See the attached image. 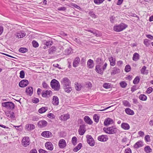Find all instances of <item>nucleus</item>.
<instances>
[{"label": "nucleus", "instance_id": "obj_44", "mask_svg": "<svg viewBox=\"0 0 153 153\" xmlns=\"http://www.w3.org/2000/svg\"><path fill=\"white\" fill-rule=\"evenodd\" d=\"M93 119L95 122L97 123L99 121V117L97 114H94L93 116Z\"/></svg>", "mask_w": 153, "mask_h": 153}, {"label": "nucleus", "instance_id": "obj_8", "mask_svg": "<svg viewBox=\"0 0 153 153\" xmlns=\"http://www.w3.org/2000/svg\"><path fill=\"white\" fill-rule=\"evenodd\" d=\"M30 143V140L28 137H24L22 140V144L25 147H27Z\"/></svg>", "mask_w": 153, "mask_h": 153}, {"label": "nucleus", "instance_id": "obj_14", "mask_svg": "<svg viewBox=\"0 0 153 153\" xmlns=\"http://www.w3.org/2000/svg\"><path fill=\"white\" fill-rule=\"evenodd\" d=\"M47 124V122L43 120L39 121L38 123L39 127L41 128L45 127Z\"/></svg>", "mask_w": 153, "mask_h": 153}, {"label": "nucleus", "instance_id": "obj_7", "mask_svg": "<svg viewBox=\"0 0 153 153\" xmlns=\"http://www.w3.org/2000/svg\"><path fill=\"white\" fill-rule=\"evenodd\" d=\"M87 142L91 146H93L95 145L94 140L92 136L90 135H87L86 136Z\"/></svg>", "mask_w": 153, "mask_h": 153}, {"label": "nucleus", "instance_id": "obj_53", "mask_svg": "<svg viewBox=\"0 0 153 153\" xmlns=\"http://www.w3.org/2000/svg\"><path fill=\"white\" fill-rule=\"evenodd\" d=\"M131 68L129 65H127L125 68V71L126 72H128L130 71Z\"/></svg>", "mask_w": 153, "mask_h": 153}, {"label": "nucleus", "instance_id": "obj_61", "mask_svg": "<svg viewBox=\"0 0 153 153\" xmlns=\"http://www.w3.org/2000/svg\"><path fill=\"white\" fill-rule=\"evenodd\" d=\"M66 8L65 7H59L58 8V10L59 11H65L66 10Z\"/></svg>", "mask_w": 153, "mask_h": 153}, {"label": "nucleus", "instance_id": "obj_64", "mask_svg": "<svg viewBox=\"0 0 153 153\" xmlns=\"http://www.w3.org/2000/svg\"><path fill=\"white\" fill-rule=\"evenodd\" d=\"M39 152L40 153H48V152L42 149H40L39 150Z\"/></svg>", "mask_w": 153, "mask_h": 153}, {"label": "nucleus", "instance_id": "obj_13", "mask_svg": "<svg viewBox=\"0 0 153 153\" xmlns=\"http://www.w3.org/2000/svg\"><path fill=\"white\" fill-rule=\"evenodd\" d=\"M85 126L84 125H81L80 126L78 130V132L79 134L80 135H83L85 132L86 130L85 129Z\"/></svg>", "mask_w": 153, "mask_h": 153}, {"label": "nucleus", "instance_id": "obj_58", "mask_svg": "<svg viewBox=\"0 0 153 153\" xmlns=\"http://www.w3.org/2000/svg\"><path fill=\"white\" fill-rule=\"evenodd\" d=\"M145 139L146 142H149L150 140V137L149 135H146L145 137Z\"/></svg>", "mask_w": 153, "mask_h": 153}, {"label": "nucleus", "instance_id": "obj_20", "mask_svg": "<svg viewBox=\"0 0 153 153\" xmlns=\"http://www.w3.org/2000/svg\"><path fill=\"white\" fill-rule=\"evenodd\" d=\"M5 114L6 116L9 118L13 119L15 117L14 113L11 111L6 112Z\"/></svg>", "mask_w": 153, "mask_h": 153}, {"label": "nucleus", "instance_id": "obj_1", "mask_svg": "<svg viewBox=\"0 0 153 153\" xmlns=\"http://www.w3.org/2000/svg\"><path fill=\"white\" fill-rule=\"evenodd\" d=\"M51 86L54 91H58L60 89V85L58 81L55 79H52L50 83Z\"/></svg>", "mask_w": 153, "mask_h": 153}, {"label": "nucleus", "instance_id": "obj_43", "mask_svg": "<svg viewBox=\"0 0 153 153\" xmlns=\"http://www.w3.org/2000/svg\"><path fill=\"white\" fill-rule=\"evenodd\" d=\"M139 99L143 101H145L147 99V97L144 94H141L139 97Z\"/></svg>", "mask_w": 153, "mask_h": 153}, {"label": "nucleus", "instance_id": "obj_52", "mask_svg": "<svg viewBox=\"0 0 153 153\" xmlns=\"http://www.w3.org/2000/svg\"><path fill=\"white\" fill-rule=\"evenodd\" d=\"M149 40L147 39H145L144 40L143 43L147 46H148L149 45Z\"/></svg>", "mask_w": 153, "mask_h": 153}, {"label": "nucleus", "instance_id": "obj_36", "mask_svg": "<svg viewBox=\"0 0 153 153\" xmlns=\"http://www.w3.org/2000/svg\"><path fill=\"white\" fill-rule=\"evenodd\" d=\"M72 50V49L71 48L69 47L65 50L64 52V53L66 55H68L71 53Z\"/></svg>", "mask_w": 153, "mask_h": 153}, {"label": "nucleus", "instance_id": "obj_23", "mask_svg": "<svg viewBox=\"0 0 153 153\" xmlns=\"http://www.w3.org/2000/svg\"><path fill=\"white\" fill-rule=\"evenodd\" d=\"M84 119L85 121L87 124L91 125L93 123L92 121L90 119L89 116H85Z\"/></svg>", "mask_w": 153, "mask_h": 153}, {"label": "nucleus", "instance_id": "obj_16", "mask_svg": "<svg viewBox=\"0 0 153 153\" xmlns=\"http://www.w3.org/2000/svg\"><path fill=\"white\" fill-rule=\"evenodd\" d=\"M108 139L107 136L106 135H102L98 137V140L102 142H105Z\"/></svg>", "mask_w": 153, "mask_h": 153}, {"label": "nucleus", "instance_id": "obj_62", "mask_svg": "<svg viewBox=\"0 0 153 153\" xmlns=\"http://www.w3.org/2000/svg\"><path fill=\"white\" fill-rule=\"evenodd\" d=\"M125 153H131V149L129 148H127L125 150Z\"/></svg>", "mask_w": 153, "mask_h": 153}, {"label": "nucleus", "instance_id": "obj_50", "mask_svg": "<svg viewBox=\"0 0 153 153\" xmlns=\"http://www.w3.org/2000/svg\"><path fill=\"white\" fill-rule=\"evenodd\" d=\"M25 72L23 70H22L20 71V76L19 77L22 78H23L25 77Z\"/></svg>", "mask_w": 153, "mask_h": 153}, {"label": "nucleus", "instance_id": "obj_3", "mask_svg": "<svg viewBox=\"0 0 153 153\" xmlns=\"http://www.w3.org/2000/svg\"><path fill=\"white\" fill-rule=\"evenodd\" d=\"M104 131L106 133L109 134H112L116 133L117 129L114 126L110 127L108 128H103Z\"/></svg>", "mask_w": 153, "mask_h": 153}, {"label": "nucleus", "instance_id": "obj_56", "mask_svg": "<svg viewBox=\"0 0 153 153\" xmlns=\"http://www.w3.org/2000/svg\"><path fill=\"white\" fill-rule=\"evenodd\" d=\"M152 90L153 89L152 88L149 87V88H148L147 89V90L146 91V93L148 94H149L152 92Z\"/></svg>", "mask_w": 153, "mask_h": 153}, {"label": "nucleus", "instance_id": "obj_26", "mask_svg": "<svg viewBox=\"0 0 153 153\" xmlns=\"http://www.w3.org/2000/svg\"><path fill=\"white\" fill-rule=\"evenodd\" d=\"M143 142L141 141H139L134 145V147L135 148H138L143 146Z\"/></svg>", "mask_w": 153, "mask_h": 153}, {"label": "nucleus", "instance_id": "obj_2", "mask_svg": "<svg viewBox=\"0 0 153 153\" xmlns=\"http://www.w3.org/2000/svg\"><path fill=\"white\" fill-rule=\"evenodd\" d=\"M102 65L101 63H100L99 65H96L95 69L96 71L98 74L101 75H102L103 74V72L106 69L107 65V63L105 62L102 68H100Z\"/></svg>", "mask_w": 153, "mask_h": 153}, {"label": "nucleus", "instance_id": "obj_28", "mask_svg": "<svg viewBox=\"0 0 153 153\" xmlns=\"http://www.w3.org/2000/svg\"><path fill=\"white\" fill-rule=\"evenodd\" d=\"M79 62L80 59L78 57L76 58L73 62V66L74 67H77L79 64Z\"/></svg>", "mask_w": 153, "mask_h": 153}, {"label": "nucleus", "instance_id": "obj_12", "mask_svg": "<svg viewBox=\"0 0 153 153\" xmlns=\"http://www.w3.org/2000/svg\"><path fill=\"white\" fill-rule=\"evenodd\" d=\"M45 146L48 150L52 151L53 149V144L50 142H47L45 144Z\"/></svg>", "mask_w": 153, "mask_h": 153}, {"label": "nucleus", "instance_id": "obj_38", "mask_svg": "<svg viewBox=\"0 0 153 153\" xmlns=\"http://www.w3.org/2000/svg\"><path fill=\"white\" fill-rule=\"evenodd\" d=\"M48 110V108L46 107H42L40 108L39 110V112L40 113H43L45 112Z\"/></svg>", "mask_w": 153, "mask_h": 153}, {"label": "nucleus", "instance_id": "obj_49", "mask_svg": "<svg viewBox=\"0 0 153 153\" xmlns=\"http://www.w3.org/2000/svg\"><path fill=\"white\" fill-rule=\"evenodd\" d=\"M42 85L43 87L44 88H48L49 87L48 85L45 82H43L42 83Z\"/></svg>", "mask_w": 153, "mask_h": 153}, {"label": "nucleus", "instance_id": "obj_22", "mask_svg": "<svg viewBox=\"0 0 153 153\" xmlns=\"http://www.w3.org/2000/svg\"><path fill=\"white\" fill-rule=\"evenodd\" d=\"M87 65L88 68H92L94 65L93 61L91 59H89L87 62Z\"/></svg>", "mask_w": 153, "mask_h": 153}, {"label": "nucleus", "instance_id": "obj_39", "mask_svg": "<svg viewBox=\"0 0 153 153\" xmlns=\"http://www.w3.org/2000/svg\"><path fill=\"white\" fill-rule=\"evenodd\" d=\"M123 105L125 106L128 107H130L131 104L127 100H123Z\"/></svg>", "mask_w": 153, "mask_h": 153}, {"label": "nucleus", "instance_id": "obj_47", "mask_svg": "<svg viewBox=\"0 0 153 153\" xmlns=\"http://www.w3.org/2000/svg\"><path fill=\"white\" fill-rule=\"evenodd\" d=\"M72 141L73 144L74 145H75L76 144L77 142V139L76 137H73L72 139Z\"/></svg>", "mask_w": 153, "mask_h": 153}, {"label": "nucleus", "instance_id": "obj_33", "mask_svg": "<svg viewBox=\"0 0 153 153\" xmlns=\"http://www.w3.org/2000/svg\"><path fill=\"white\" fill-rule=\"evenodd\" d=\"M125 111L127 114L129 115H133L134 114V111L128 108H126L125 109Z\"/></svg>", "mask_w": 153, "mask_h": 153}, {"label": "nucleus", "instance_id": "obj_18", "mask_svg": "<svg viewBox=\"0 0 153 153\" xmlns=\"http://www.w3.org/2000/svg\"><path fill=\"white\" fill-rule=\"evenodd\" d=\"M16 35L18 38H23L26 35V33L23 31H20L17 33Z\"/></svg>", "mask_w": 153, "mask_h": 153}, {"label": "nucleus", "instance_id": "obj_59", "mask_svg": "<svg viewBox=\"0 0 153 153\" xmlns=\"http://www.w3.org/2000/svg\"><path fill=\"white\" fill-rule=\"evenodd\" d=\"M47 117L50 118H53L54 117V115L53 114L50 113L47 115Z\"/></svg>", "mask_w": 153, "mask_h": 153}, {"label": "nucleus", "instance_id": "obj_25", "mask_svg": "<svg viewBox=\"0 0 153 153\" xmlns=\"http://www.w3.org/2000/svg\"><path fill=\"white\" fill-rule=\"evenodd\" d=\"M33 88L32 87H28L26 88V92L27 94L31 96L33 94Z\"/></svg>", "mask_w": 153, "mask_h": 153}, {"label": "nucleus", "instance_id": "obj_35", "mask_svg": "<svg viewBox=\"0 0 153 153\" xmlns=\"http://www.w3.org/2000/svg\"><path fill=\"white\" fill-rule=\"evenodd\" d=\"M82 146V144L81 143H79L78 146L75 147L73 149V151L74 152H77L81 148Z\"/></svg>", "mask_w": 153, "mask_h": 153}, {"label": "nucleus", "instance_id": "obj_31", "mask_svg": "<svg viewBox=\"0 0 153 153\" xmlns=\"http://www.w3.org/2000/svg\"><path fill=\"white\" fill-rule=\"evenodd\" d=\"M140 59V55L138 53H135L133 56L132 59L133 60L136 61Z\"/></svg>", "mask_w": 153, "mask_h": 153}, {"label": "nucleus", "instance_id": "obj_32", "mask_svg": "<svg viewBox=\"0 0 153 153\" xmlns=\"http://www.w3.org/2000/svg\"><path fill=\"white\" fill-rule=\"evenodd\" d=\"M63 88L65 92L67 93H70L72 90V87L71 85L68 86L64 87Z\"/></svg>", "mask_w": 153, "mask_h": 153}, {"label": "nucleus", "instance_id": "obj_17", "mask_svg": "<svg viewBox=\"0 0 153 153\" xmlns=\"http://www.w3.org/2000/svg\"><path fill=\"white\" fill-rule=\"evenodd\" d=\"M25 128L27 131H31L35 128V126L33 124H28L26 125Z\"/></svg>", "mask_w": 153, "mask_h": 153}, {"label": "nucleus", "instance_id": "obj_24", "mask_svg": "<svg viewBox=\"0 0 153 153\" xmlns=\"http://www.w3.org/2000/svg\"><path fill=\"white\" fill-rule=\"evenodd\" d=\"M53 100L52 103L54 105H57L59 104V99L56 96H53Z\"/></svg>", "mask_w": 153, "mask_h": 153}, {"label": "nucleus", "instance_id": "obj_37", "mask_svg": "<svg viewBox=\"0 0 153 153\" xmlns=\"http://www.w3.org/2000/svg\"><path fill=\"white\" fill-rule=\"evenodd\" d=\"M144 151L146 153H149L152 152V149L149 146H146L144 148Z\"/></svg>", "mask_w": 153, "mask_h": 153}, {"label": "nucleus", "instance_id": "obj_9", "mask_svg": "<svg viewBox=\"0 0 153 153\" xmlns=\"http://www.w3.org/2000/svg\"><path fill=\"white\" fill-rule=\"evenodd\" d=\"M52 92L50 90H44L42 93V95L43 97H49L52 95Z\"/></svg>", "mask_w": 153, "mask_h": 153}, {"label": "nucleus", "instance_id": "obj_41", "mask_svg": "<svg viewBox=\"0 0 153 153\" xmlns=\"http://www.w3.org/2000/svg\"><path fill=\"white\" fill-rule=\"evenodd\" d=\"M56 50V48L54 46H52L49 50L48 52L49 53L51 54L53 53Z\"/></svg>", "mask_w": 153, "mask_h": 153}, {"label": "nucleus", "instance_id": "obj_63", "mask_svg": "<svg viewBox=\"0 0 153 153\" xmlns=\"http://www.w3.org/2000/svg\"><path fill=\"white\" fill-rule=\"evenodd\" d=\"M138 134L140 136L142 137L144 135V133L142 131H140L138 132Z\"/></svg>", "mask_w": 153, "mask_h": 153}, {"label": "nucleus", "instance_id": "obj_45", "mask_svg": "<svg viewBox=\"0 0 153 153\" xmlns=\"http://www.w3.org/2000/svg\"><path fill=\"white\" fill-rule=\"evenodd\" d=\"M76 85L75 87V88L77 91H79L81 90V86L80 84L78 83H76L75 84Z\"/></svg>", "mask_w": 153, "mask_h": 153}, {"label": "nucleus", "instance_id": "obj_6", "mask_svg": "<svg viewBox=\"0 0 153 153\" xmlns=\"http://www.w3.org/2000/svg\"><path fill=\"white\" fill-rule=\"evenodd\" d=\"M61 83L63 85V87L70 85L71 84L70 81L67 77H65L62 79L61 81Z\"/></svg>", "mask_w": 153, "mask_h": 153}, {"label": "nucleus", "instance_id": "obj_15", "mask_svg": "<svg viewBox=\"0 0 153 153\" xmlns=\"http://www.w3.org/2000/svg\"><path fill=\"white\" fill-rule=\"evenodd\" d=\"M42 136L48 138L52 136V135L51 132L49 131H46L43 132L41 134Z\"/></svg>", "mask_w": 153, "mask_h": 153}, {"label": "nucleus", "instance_id": "obj_42", "mask_svg": "<svg viewBox=\"0 0 153 153\" xmlns=\"http://www.w3.org/2000/svg\"><path fill=\"white\" fill-rule=\"evenodd\" d=\"M140 78L139 76H136L133 80V83L134 84H137L140 81Z\"/></svg>", "mask_w": 153, "mask_h": 153}, {"label": "nucleus", "instance_id": "obj_60", "mask_svg": "<svg viewBox=\"0 0 153 153\" xmlns=\"http://www.w3.org/2000/svg\"><path fill=\"white\" fill-rule=\"evenodd\" d=\"M92 85L91 82H88L86 84V86L87 88H91L92 87Z\"/></svg>", "mask_w": 153, "mask_h": 153}, {"label": "nucleus", "instance_id": "obj_21", "mask_svg": "<svg viewBox=\"0 0 153 153\" xmlns=\"http://www.w3.org/2000/svg\"><path fill=\"white\" fill-rule=\"evenodd\" d=\"M70 118V115L68 114H63L61 115L60 117V119L61 120L65 121L68 119Z\"/></svg>", "mask_w": 153, "mask_h": 153}, {"label": "nucleus", "instance_id": "obj_11", "mask_svg": "<svg viewBox=\"0 0 153 153\" xmlns=\"http://www.w3.org/2000/svg\"><path fill=\"white\" fill-rule=\"evenodd\" d=\"M28 84V81L27 79H23L21 80L19 83V86L22 88L25 87Z\"/></svg>", "mask_w": 153, "mask_h": 153}, {"label": "nucleus", "instance_id": "obj_55", "mask_svg": "<svg viewBox=\"0 0 153 153\" xmlns=\"http://www.w3.org/2000/svg\"><path fill=\"white\" fill-rule=\"evenodd\" d=\"M104 88L107 89L110 88V85L109 83H104L103 85Z\"/></svg>", "mask_w": 153, "mask_h": 153}, {"label": "nucleus", "instance_id": "obj_51", "mask_svg": "<svg viewBox=\"0 0 153 153\" xmlns=\"http://www.w3.org/2000/svg\"><path fill=\"white\" fill-rule=\"evenodd\" d=\"M120 85L121 87L125 88L127 85V84L124 81H123L120 83Z\"/></svg>", "mask_w": 153, "mask_h": 153}, {"label": "nucleus", "instance_id": "obj_40", "mask_svg": "<svg viewBox=\"0 0 153 153\" xmlns=\"http://www.w3.org/2000/svg\"><path fill=\"white\" fill-rule=\"evenodd\" d=\"M146 67L145 66H143L142 68L141 71L140 72L141 73L143 74H147V72H146Z\"/></svg>", "mask_w": 153, "mask_h": 153}, {"label": "nucleus", "instance_id": "obj_30", "mask_svg": "<svg viewBox=\"0 0 153 153\" xmlns=\"http://www.w3.org/2000/svg\"><path fill=\"white\" fill-rule=\"evenodd\" d=\"M120 69L116 67H114L112 70L111 74V75H114L117 74L120 72Z\"/></svg>", "mask_w": 153, "mask_h": 153}, {"label": "nucleus", "instance_id": "obj_48", "mask_svg": "<svg viewBox=\"0 0 153 153\" xmlns=\"http://www.w3.org/2000/svg\"><path fill=\"white\" fill-rule=\"evenodd\" d=\"M105 0H94V3L97 4H99L102 3Z\"/></svg>", "mask_w": 153, "mask_h": 153}, {"label": "nucleus", "instance_id": "obj_4", "mask_svg": "<svg viewBox=\"0 0 153 153\" xmlns=\"http://www.w3.org/2000/svg\"><path fill=\"white\" fill-rule=\"evenodd\" d=\"M127 27V25L123 23L117 25L115 26L114 27V30L117 32H120L123 30L126 29Z\"/></svg>", "mask_w": 153, "mask_h": 153}, {"label": "nucleus", "instance_id": "obj_19", "mask_svg": "<svg viewBox=\"0 0 153 153\" xmlns=\"http://www.w3.org/2000/svg\"><path fill=\"white\" fill-rule=\"evenodd\" d=\"M66 145L65 140L64 139H61L60 140L59 143V146L60 148H63Z\"/></svg>", "mask_w": 153, "mask_h": 153}, {"label": "nucleus", "instance_id": "obj_27", "mask_svg": "<svg viewBox=\"0 0 153 153\" xmlns=\"http://www.w3.org/2000/svg\"><path fill=\"white\" fill-rule=\"evenodd\" d=\"M52 42L51 41L48 40L47 41L46 40H43L42 41V44L43 45H46L47 46H50L52 45Z\"/></svg>", "mask_w": 153, "mask_h": 153}, {"label": "nucleus", "instance_id": "obj_34", "mask_svg": "<svg viewBox=\"0 0 153 153\" xmlns=\"http://www.w3.org/2000/svg\"><path fill=\"white\" fill-rule=\"evenodd\" d=\"M109 61L110 62V65L111 66H114L115 65V59L112 57L109 58Z\"/></svg>", "mask_w": 153, "mask_h": 153}, {"label": "nucleus", "instance_id": "obj_57", "mask_svg": "<svg viewBox=\"0 0 153 153\" xmlns=\"http://www.w3.org/2000/svg\"><path fill=\"white\" fill-rule=\"evenodd\" d=\"M39 99L37 98H34L32 99V101L33 102L35 103H36L39 102Z\"/></svg>", "mask_w": 153, "mask_h": 153}, {"label": "nucleus", "instance_id": "obj_29", "mask_svg": "<svg viewBox=\"0 0 153 153\" xmlns=\"http://www.w3.org/2000/svg\"><path fill=\"white\" fill-rule=\"evenodd\" d=\"M121 127L125 130H128L130 128V126L129 124L126 123H123L121 124Z\"/></svg>", "mask_w": 153, "mask_h": 153}, {"label": "nucleus", "instance_id": "obj_10", "mask_svg": "<svg viewBox=\"0 0 153 153\" xmlns=\"http://www.w3.org/2000/svg\"><path fill=\"white\" fill-rule=\"evenodd\" d=\"M113 123L114 121L112 119L108 118L105 120L104 124L105 126H108L109 125L113 124Z\"/></svg>", "mask_w": 153, "mask_h": 153}, {"label": "nucleus", "instance_id": "obj_54", "mask_svg": "<svg viewBox=\"0 0 153 153\" xmlns=\"http://www.w3.org/2000/svg\"><path fill=\"white\" fill-rule=\"evenodd\" d=\"M32 43L33 46L35 48H36L39 46V44L37 42L35 41H33Z\"/></svg>", "mask_w": 153, "mask_h": 153}, {"label": "nucleus", "instance_id": "obj_46", "mask_svg": "<svg viewBox=\"0 0 153 153\" xmlns=\"http://www.w3.org/2000/svg\"><path fill=\"white\" fill-rule=\"evenodd\" d=\"M19 51L22 53H25L27 51V48H21L19 50Z\"/></svg>", "mask_w": 153, "mask_h": 153}, {"label": "nucleus", "instance_id": "obj_5", "mask_svg": "<svg viewBox=\"0 0 153 153\" xmlns=\"http://www.w3.org/2000/svg\"><path fill=\"white\" fill-rule=\"evenodd\" d=\"M1 105L2 106L7 109H13L14 107V104L13 102H2Z\"/></svg>", "mask_w": 153, "mask_h": 153}]
</instances>
